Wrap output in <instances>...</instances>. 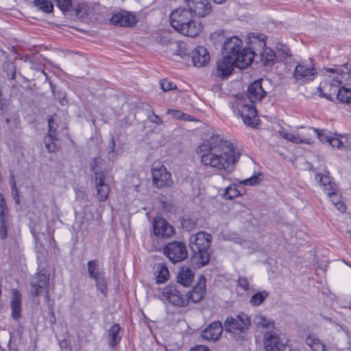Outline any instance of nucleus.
I'll return each instance as SVG.
<instances>
[{
  "label": "nucleus",
  "instance_id": "f257e3e1",
  "mask_svg": "<svg viewBox=\"0 0 351 351\" xmlns=\"http://www.w3.org/2000/svg\"><path fill=\"white\" fill-rule=\"evenodd\" d=\"M199 149L204 152L201 156L202 164L216 170H223L228 175L234 171L239 158L232 144L219 136H211Z\"/></svg>",
  "mask_w": 351,
  "mask_h": 351
},
{
  "label": "nucleus",
  "instance_id": "f03ea898",
  "mask_svg": "<svg viewBox=\"0 0 351 351\" xmlns=\"http://www.w3.org/2000/svg\"><path fill=\"white\" fill-rule=\"evenodd\" d=\"M327 72L332 73L334 75L331 77V86L335 87L334 93H337V99L344 103L351 104V88L347 87L343 80H347L350 73L342 71V69L336 68H328Z\"/></svg>",
  "mask_w": 351,
  "mask_h": 351
},
{
  "label": "nucleus",
  "instance_id": "7ed1b4c3",
  "mask_svg": "<svg viewBox=\"0 0 351 351\" xmlns=\"http://www.w3.org/2000/svg\"><path fill=\"white\" fill-rule=\"evenodd\" d=\"M250 325V318L244 313H240L235 317L228 316L224 322L226 331L230 332L237 340L243 338Z\"/></svg>",
  "mask_w": 351,
  "mask_h": 351
},
{
  "label": "nucleus",
  "instance_id": "20e7f679",
  "mask_svg": "<svg viewBox=\"0 0 351 351\" xmlns=\"http://www.w3.org/2000/svg\"><path fill=\"white\" fill-rule=\"evenodd\" d=\"M223 49L225 56H230L231 58L234 57L237 59L242 60L245 59L244 55H250V64L252 62L256 53L250 49L243 47V41L237 36H232L226 39L223 42Z\"/></svg>",
  "mask_w": 351,
  "mask_h": 351
},
{
  "label": "nucleus",
  "instance_id": "39448f33",
  "mask_svg": "<svg viewBox=\"0 0 351 351\" xmlns=\"http://www.w3.org/2000/svg\"><path fill=\"white\" fill-rule=\"evenodd\" d=\"M250 56L244 55L245 59L243 58L242 60L234 57L231 58L230 56H224L217 63V75L226 77L232 73L234 66L241 69L247 68L250 65Z\"/></svg>",
  "mask_w": 351,
  "mask_h": 351
},
{
  "label": "nucleus",
  "instance_id": "423d86ee",
  "mask_svg": "<svg viewBox=\"0 0 351 351\" xmlns=\"http://www.w3.org/2000/svg\"><path fill=\"white\" fill-rule=\"evenodd\" d=\"M163 253L173 263L184 261L188 255L185 243L178 241L167 243L163 248Z\"/></svg>",
  "mask_w": 351,
  "mask_h": 351
},
{
  "label": "nucleus",
  "instance_id": "0eeeda50",
  "mask_svg": "<svg viewBox=\"0 0 351 351\" xmlns=\"http://www.w3.org/2000/svg\"><path fill=\"white\" fill-rule=\"evenodd\" d=\"M49 274L43 271H38L29 280V293L33 296L39 295L43 291L46 292V298H49Z\"/></svg>",
  "mask_w": 351,
  "mask_h": 351
},
{
  "label": "nucleus",
  "instance_id": "6e6552de",
  "mask_svg": "<svg viewBox=\"0 0 351 351\" xmlns=\"http://www.w3.org/2000/svg\"><path fill=\"white\" fill-rule=\"evenodd\" d=\"M317 75V70L311 62H300L298 64L293 72V77L300 84L312 82Z\"/></svg>",
  "mask_w": 351,
  "mask_h": 351
},
{
  "label": "nucleus",
  "instance_id": "1a4fd4ad",
  "mask_svg": "<svg viewBox=\"0 0 351 351\" xmlns=\"http://www.w3.org/2000/svg\"><path fill=\"white\" fill-rule=\"evenodd\" d=\"M264 345L266 351H292L286 339L271 331L265 334Z\"/></svg>",
  "mask_w": 351,
  "mask_h": 351
},
{
  "label": "nucleus",
  "instance_id": "9d476101",
  "mask_svg": "<svg viewBox=\"0 0 351 351\" xmlns=\"http://www.w3.org/2000/svg\"><path fill=\"white\" fill-rule=\"evenodd\" d=\"M94 178L95 188L97 189V197L99 202H105L110 191L109 184L110 178L104 171H97Z\"/></svg>",
  "mask_w": 351,
  "mask_h": 351
},
{
  "label": "nucleus",
  "instance_id": "9b49d317",
  "mask_svg": "<svg viewBox=\"0 0 351 351\" xmlns=\"http://www.w3.org/2000/svg\"><path fill=\"white\" fill-rule=\"evenodd\" d=\"M237 113L242 118L243 123L250 127L257 125V111L252 104H246L239 101L237 106Z\"/></svg>",
  "mask_w": 351,
  "mask_h": 351
},
{
  "label": "nucleus",
  "instance_id": "f8f14e48",
  "mask_svg": "<svg viewBox=\"0 0 351 351\" xmlns=\"http://www.w3.org/2000/svg\"><path fill=\"white\" fill-rule=\"evenodd\" d=\"M153 183L157 188L169 187L173 182L171 173L164 165L155 166L152 169Z\"/></svg>",
  "mask_w": 351,
  "mask_h": 351
},
{
  "label": "nucleus",
  "instance_id": "ddd939ff",
  "mask_svg": "<svg viewBox=\"0 0 351 351\" xmlns=\"http://www.w3.org/2000/svg\"><path fill=\"white\" fill-rule=\"evenodd\" d=\"M193 17V13L187 8H178L170 14L171 25L178 31Z\"/></svg>",
  "mask_w": 351,
  "mask_h": 351
},
{
  "label": "nucleus",
  "instance_id": "4468645a",
  "mask_svg": "<svg viewBox=\"0 0 351 351\" xmlns=\"http://www.w3.org/2000/svg\"><path fill=\"white\" fill-rule=\"evenodd\" d=\"M154 235L158 239H168L175 233L173 227L162 217H156L153 221Z\"/></svg>",
  "mask_w": 351,
  "mask_h": 351
},
{
  "label": "nucleus",
  "instance_id": "2eb2a0df",
  "mask_svg": "<svg viewBox=\"0 0 351 351\" xmlns=\"http://www.w3.org/2000/svg\"><path fill=\"white\" fill-rule=\"evenodd\" d=\"M163 296L172 304L178 306H183L187 304L186 297L182 293L175 285H171L163 289Z\"/></svg>",
  "mask_w": 351,
  "mask_h": 351
},
{
  "label": "nucleus",
  "instance_id": "dca6fc26",
  "mask_svg": "<svg viewBox=\"0 0 351 351\" xmlns=\"http://www.w3.org/2000/svg\"><path fill=\"white\" fill-rule=\"evenodd\" d=\"M211 241V234L204 232H199L190 237L189 246L191 250L199 251V249L207 250L210 246Z\"/></svg>",
  "mask_w": 351,
  "mask_h": 351
},
{
  "label": "nucleus",
  "instance_id": "f3484780",
  "mask_svg": "<svg viewBox=\"0 0 351 351\" xmlns=\"http://www.w3.org/2000/svg\"><path fill=\"white\" fill-rule=\"evenodd\" d=\"M188 9L195 15L204 17L211 11V5L208 0H184Z\"/></svg>",
  "mask_w": 351,
  "mask_h": 351
},
{
  "label": "nucleus",
  "instance_id": "a211bd4d",
  "mask_svg": "<svg viewBox=\"0 0 351 351\" xmlns=\"http://www.w3.org/2000/svg\"><path fill=\"white\" fill-rule=\"evenodd\" d=\"M262 82L263 80L260 79L249 85L247 95L251 103L260 101L265 97L266 91L263 88Z\"/></svg>",
  "mask_w": 351,
  "mask_h": 351
},
{
  "label": "nucleus",
  "instance_id": "6ab92c4d",
  "mask_svg": "<svg viewBox=\"0 0 351 351\" xmlns=\"http://www.w3.org/2000/svg\"><path fill=\"white\" fill-rule=\"evenodd\" d=\"M55 120L51 117L48 120L49 132L45 138V144L49 152H56L58 150V140L56 135Z\"/></svg>",
  "mask_w": 351,
  "mask_h": 351
},
{
  "label": "nucleus",
  "instance_id": "aec40b11",
  "mask_svg": "<svg viewBox=\"0 0 351 351\" xmlns=\"http://www.w3.org/2000/svg\"><path fill=\"white\" fill-rule=\"evenodd\" d=\"M191 59L194 66L202 67L205 66L210 60V55L207 49L202 46H198L191 53Z\"/></svg>",
  "mask_w": 351,
  "mask_h": 351
},
{
  "label": "nucleus",
  "instance_id": "412c9836",
  "mask_svg": "<svg viewBox=\"0 0 351 351\" xmlns=\"http://www.w3.org/2000/svg\"><path fill=\"white\" fill-rule=\"evenodd\" d=\"M110 21L112 24L122 27H131L136 23L135 16L125 11L114 14Z\"/></svg>",
  "mask_w": 351,
  "mask_h": 351
},
{
  "label": "nucleus",
  "instance_id": "4be33fe9",
  "mask_svg": "<svg viewBox=\"0 0 351 351\" xmlns=\"http://www.w3.org/2000/svg\"><path fill=\"white\" fill-rule=\"evenodd\" d=\"M202 29V24L195 21L193 17L191 21L186 23L177 32L186 36L195 37L199 35Z\"/></svg>",
  "mask_w": 351,
  "mask_h": 351
},
{
  "label": "nucleus",
  "instance_id": "5701e85b",
  "mask_svg": "<svg viewBox=\"0 0 351 351\" xmlns=\"http://www.w3.org/2000/svg\"><path fill=\"white\" fill-rule=\"evenodd\" d=\"M223 326L220 322L211 323L202 332V337L207 340L215 341L221 335Z\"/></svg>",
  "mask_w": 351,
  "mask_h": 351
},
{
  "label": "nucleus",
  "instance_id": "b1692460",
  "mask_svg": "<svg viewBox=\"0 0 351 351\" xmlns=\"http://www.w3.org/2000/svg\"><path fill=\"white\" fill-rule=\"evenodd\" d=\"M10 306L12 317L18 319L21 316V295L16 289L12 290Z\"/></svg>",
  "mask_w": 351,
  "mask_h": 351
},
{
  "label": "nucleus",
  "instance_id": "393cba45",
  "mask_svg": "<svg viewBox=\"0 0 351 351\" xmlns=\"http://www.w3.org/2000/svg\"><path fill=\"white\" fill-rule=\"evenodd\" d=\"M194 274L189 267H182L177 275V282L185 287L191 286Z\"/></svg>",
  "mask_w": 351,
  "mask_h": 351
},
{
  "label": "nucleus",
  "instance_id": "a878e982",
  "mask_svg": "<svg viewBox=\"0 0 351 351\" xmlns=\"http://www.w3.org/2000/svg\"><path fill=\"white\" fill-rule=\"evenodd\" d=\"M200 250H192L193 253V259L196 265L200 267L208 263L210 258V249L207 250L199 249Z\"/></svg>",
  "mask_w": 351,
  "mask_h": 351
},
{
  "label": "nucleus",
  "instance_id": "bb28decb",
  "mask_svg": "<svg viewBox=\"0 0 351 351\" xmlns=\"http://www.w3.org/2000/svg\"><path fill=\"white\" fill-rule=\"evenodd\" d=\"M168 52L170 55L178 56L181 58H184L189 54L186 44L184 42L176 40L171 43Z\"/></svg>",
  "mask_w": 351,
  "mask_h": 351
},
{
  "label": "nucleus",
  "instance_id": "cd10ccee",
  "mask_svg": "<svg viewBox=\"0 0 351 351\" xmlns=\"http://www.w3.org/2000/svg\"><path fill=\"white\" fill-rule=\"evenodd\" d=\"M279 134L282 138L287 139V141L294 143H306V144H311L312 140L311 138H305L304 135L302 134H293L286 132L285 130H279Z\"/></svg>",
  "mask_w": 351,
  "mask_h": 351
},
{
  "label": "nucleus",
  "instance_id": "c85d7f7f",
  "mask_svg": "<svg viewBox=\"0 0 351 351\" xmlns=\"http://www.w3.org/2000/svg\"><path fill=\"white\" fill-rule=\"evenodd\" d=\"M316 180L322 184L326 193L337 188L335 184L332 181V178L329 176L328 171H324V173H317Z\"/></svg>",
  "mask_w": 351,
  "mask_h": 351
},
{
  "label": "nucleus",
  "instance_id": "c756f323",
  "mask_svg": "<svg viewBox=\"0 0 351 351\" xmlns=\"http://www.w3.org/2000/svg\"><path fill=\"white\" fill-rule=\"evenodd\" d=\"M260 58L264 66H270L274 62L276 54L271 49L264 48L261 51H260Z\"/></svg>",
  "mask_w": 351,
  "mask_h": 351
},
{
  "label": "nucleus",
  "instance_id": "7c9ffc66",
  "mask_svg": "<svg viewBox=\"0 0 351 351\" xmlns=\"http://www.w3.org/2000/svg\"><path fill=\"white\" fill-rule=\"evenodd\" d=\"M155 276L157 283H163L169 278V272L167 266L162 263H158L156 267Z\"/></svg>",
  "mask_w": 351,
  "mask_h": 351
},
{
  "label": "nucleus",
  "instance_id": "2f4dec72",
  "mask_svg": "<svg viewBox=\"0 0 351 351\" xmlns=\"http://www.w3.org/2000/svg\"><path fill=\"white\" fill-rule=\"evenodd\" d=\"M253 323L258 328L270 329L274 326V324L272 320L267 319L266 317L261 314H258L254 316L253 319Z\"/></svg>",
  "mask_w": 351,
  "mask_h": 351
},
{
  "label": "nucleus",
  "instance_id": "473e14b6",
  "mask_svg": "<svg viewBox=\"0 0 351 351\" xmlns=\"http://www.w3.org/2000/svg\"><path fill=\"white\" fill-rule=\"evenodd\" d=\"M121 328L118 324L113 325L108 331L109 344L113 347L116 346L121 340V336L120 335Z\"/></svg>",
  "mask_w": 351,
  "mask_h": 351
},
{
  "label": "nucleus",
  "instance_id": "72a5a7b5",
  "mask_svg": "<svg viewBox=\"0 0 351 351\" xmlns=\"http://www.w3.org/2000/svg\"><path fill=\"white\" fill-rule=\"evenodd\" d=\"M334 136H332L329 142L331 147L343 149H351L350 144L348 143V138L341 137L339 138Z\"/></svg>",
  "mask_w": 351,
  "mask_h": 351
},
{
  "label": "nucleus",
  "instance_id": "f704fd0d",
  "mask_svg": "<svg viewBox=\"0 0 351 351\" xmlns=\"http://www.w3.org/2000/svg\"><path fill=\"white\" fill-rule=\"evenodd\" d=\"M0 223H9L8 208L5 199L0 193Z\"/></svg>",
  "mask_w": 351,
  "mask_h": 351
},
{
  "label": "nucleus",
  "instance_id": "c9c22d12",
  "mask_svg": "<svg viewBox=\"0 0 351 351\" xmlns=\"http://www.w3.org/2000/svg\"><path fill=\"white\" fill-rule=\"evenodd\" d=\"M306 343L313 351H324V345L315 337L308 336L306 339Z\"/></svg>",
  "mask_w": 351,
  "mask_h": 351
},
{
  "label": "nucleus",
  "instance_id": "e433bc0d",
  "mask_svg": "<svg viewBox=\"0 0 351 351\" xmlns=\"http://www.w3.org/2000/svg\"><path fill=\"white\" fill-rule=\"evenodd\" d=\"M241 195V192L237 189L235 184H231L223 191L222 197L226 199H232Z\"/></svg>",
  "mask_w": 351,
  "mask_h": 351
},
{
  "label": "nucleus",
  "instance_id": "4c0bfd02",
  "mask_svg": "<svg viewBox=\"0 0 351 351\" xmlns=\"http://www.w3.org/2000/svg\"><path fill=\"white\" fill-rule=\"evenodd\" d=\"M269 293L267 291H263L258 292L254 295L250 300V303L253 306H257L261 304L265 299L268 296Z\"/></svg>",
  "mask_w": 351,
  "mask_h": 351
},
{
  "label": "nucleus",
  "instance_id": "58836bf2",
  "mask_svg": "<svg viewBox=\"0 0 351 351\" xmlns=\"http://www.w3.org/2000/svg\"><path fill=\"white\" fill-rule=\"evenodd\" d=\"M312 130L314 133L316 134L319 140L323 143H328L332 136V133L325 130H318L316 128H309V130Z\"/></svg>",
  "mask_w": 351,
  "mask_h": 351
},
{
  "label": "nucleus",
  "instance_id": "ea45409f",
  "mask_svg": "<svg viewBox=\"0 0 351 351\" xmlns=\"http://www.w3.org/2000/svg\"><path fill=\"white\" fill-rule=\"evenodd\" d=\"M34 5L43 12L49 13L53 10V4L47 0H35Z\"/></svg>",
  "mask_w": 351,
  "mask_h": 351
},
{
  "label": "nucleus",
  "instance_id": "a19ab883",
  "mask_svg": "<svg viewBox=\"0 0 351 351\" xmlns=\"http://www.w3.org/2000/svg\"><path fill=\"white\" fill-rule=\"evenodd\" d=\"M88 265V272L89 274V276L94 279L101 274L97 272L98 270V264L97 263V261H90L87 263Z\"/></svg>",
  "mask_w": 351,
  "mask_h": 351
},
{
  "label": "nucleus",
  "instance_id": "79ce46f5",
  "mask_svg": "<svg viewBox=\"0 0 351 351\" xmlns=\"http://www.w3.org/2000/svg\"><path fill=\"white\" fill-rule=\"evenodd\" d=\"M197 226L195 219L185 217L182 221V227L186 231H191Z\"/></svg>",
  "mask_w": 351,
  "mask_h": 351
},
{
  "label": "nucleus",
  "instance_id": "37998d69",
  "mask_svg": "<svg viewBox=\"0 0 351 351\" xmlns=\"http://www.w3.org/2000/svg\"><path fill=\"white\" fill-rule=\"evenodd\" d=\"M97 289L104 294L107 291V283L104 276L102 274L99 275L94 278Z\"/></svg>",
  "mask_w": 351,
  "mask_h": 351
},
{
  "label": "nucleus",
  "instance_id": "c03bdc74",
  "mask_svg": "<svg viewBox=\"0 0 351 351\" xmlns=\"http://www.w3.org/2000/svg\"><path fill=\"white\" fill-rule=\"evenodd\" d=\"M261 180L262 175L259 173L258 175L253 176L250 178L240 181V183L243 185L254 186L259 184Z\"/></svg>",
  "mask_w": 351,
  "mask_h": 351
},
{
  "label": "nucleus",
  "instance_id": "a18cd8bd",
  "mask_svg": "<svg viewBox=\"0 0 351 351\" xmlns=\"http://www.w3.org/2000/svg\"><path fill=\"white\" fill-rule=\"evenodd\" d=\"M4 70L7 73V76L13 80L16 75V67L13 62H8L3 64Z\"/></svg>",
  "mask_w": 351,
  "mask_h": 351
},
{
  "label": "nucleus",
  "instance_id": "49530a36",
  "mask_svg": "<svg viewBox=\"0 0 351 351\" xmlns=\"http://www.w3.org/2000/svg\"><path fill=\"white\" fill-rule=\"evenodd\" d=\"M205 287H206V278L203 276H201L198 285H196L195 287H194L192 292L195 293H196L197 294L204 295Z\"/></svg>",
  "mask_w": 351,
  "mask_h": 351
},
{
  "label": "nucleus",
  "instance_id": "de8ad7c7",
  "mask_svg": "<svg viewBox=\"0 0 351 351\" xmlns=\"http://www.w3.org/2000/svg\"><path fill=\"white\" fill-rule=\"evenodd\" d=\"M327 195L334 205L342 201L341 196L337 193V188L328 192Z\"/></svg>",
  "mask_w": 351,
  "mask_h": 351
},
{
  "label": "nucleus",
  "instance_id": "09e8293b",
  "mask_svg": "<svg viewBox=\"0 0 351 351\" xmlns=\"http://www.w3.org/2000/svg\"><path fill=\"white\" fill-rule=\"evenodd\" d=\"M147 119L151 123H155L156 125H162L163 121L162 119L156 114L153 110H149L147 114Z\"/></svg>",
  "mask_w": 351,
  "mask_h": 351
},
{
  "label": "nucleus",
  "instance_id": "8fccbe9b",
  "mask_svg": "<svg viewBox=\"0 0 351 351\" xmlns=\"http://www.w3.org/2000/svg\"><path fill=\"white\" fill-rule=\"evenodd\" d=\"M174 41V40L171 38V36L169 34H165L160 37L159 42L162 45L167 47L168 51L169 50L171 43H173Z\"/></svg>",
  "mask_w": 351,
  "mask_h": 351
},
{
  "label": "nucleus",
  "instance_id": "3c124183",
  "mask_svg": "<svg viewBox=\"0 0 351 351\" xmlns=\"http://www.w3.org/2000/svg\"><path fill=\"white\" fill-rule=\"evenodd\" d=\"M58 7L63 12L69 10L71 6V0H56Z\"/></svg>",
  "mask_w": 351,
  "mask_h": 351
},
{
  "label": "nucleus",
  "instance_id": "603ef678",
  "mask_svg": "<svg viewBox=\"0 0 351 351\" xmlns=\"http://www.w3.org/2000/svg\"><path fill=\"white\" fill-rule=\"evenodd\" d=\"M53 94L56 99H58L62 105L66 104V94L64 92L53 90Z\"/></svg>",
  "mask_w": 351,
  "mask_h": 351
},
{
  "label": "nucleus",
  "instance_id": "864d4df0",
  "mask_svg": "<svg viewBox=\"0 0 351 351\" xmlns=\"http://www.w3.org/2000/svg\"><path fill=\"white\" fill-rule=\"evenodd\" d=\"M160 86L163 91H169L170 90L176 88V86H173L172 82H169L167 80H162L160 81Z\"/></svg>",
  "mask_w": 351,
  "mask_h": 351
},
{
  "label": "nucleus",
  "instance_id": "5fc2aeb1",
  "mask_svg": "<svg viewBox=\"0 0 351 351\" xmlns=\"http://www.w3.org/2000/svg\"><path fill=\"white\" fill-rule=\"evenodd\" d=\"M101 162V158H94L92 159L90 162V169L94 172V177L95 176V173L97 171H102L101 169L98 168V165Z\"/></svg>",
  "mask_w": 351,
  "mask_h": 351
},
{
  "label": "nucleus",
  "instance_id": "6e6d98bb",
  "mask_svg": "<svg viewBox=\"0 0 351 351\" xmlns=\"http://www.w3.org/2000/svg\"><path fill=\"white\" fill-rule=\"evenodd\" d=\"M167 114H171L173 118L176 119H182L184 116V113L178 110L168 109L167 110Z\"/></svg>",
  "mask_w": 351,
  "mask_h": 351
},
{
  "label": "nucleus",
  "instance_id": "4d7b16f0",
  "mask_svg": "<svg viewBox=\"0 0 351 351\" xmlns=\"http://www.w3.org/2000/svg\"><path fill=\"white\" fill-rule=\"evenodd\" d=\"M237 285L245 291L249 289V283L247 278L245 277H239L237 281Z\"/></svg>",
  "mask_w": 351,
  "mask_h": 351
},
{
  "label": "nucleus",
  "instance_id": "13d9d810",
  "mask_svg": "<svg viewBox=\"0 0 351 351\" xmlns=\"http://www.w3.org/2000/svg\"><path fill=\"white\" fill-rule=\"evenodd\" d=\"M9 223H0V237L4 239L7 237V226Z\"/></svg>",
  "mask_w": 351,
  "mask_h": 351
},
{
  "label": "nucleus",
  "instance_id": "bf43d9fd",
  "mask_svg": "<svg viewBox=\"0 0 351 351\" xmlns=\"http://www.w3.org/2000/svg\"><path fill=\"white\" fill-rule=\"evenodd\" d=\"M210 38H211V39L216 40V41H217V40L221 41L222 39L223 38V32H222V31L214 32L213 34H211Z\"/></svg>",
  "mask_w": 351,
  "mask_h": 351
},
{
  "label": "nucleus",
  "instance_id": "052dcab7",
  "mask_svg": "<svg viewBox=\"0 0 351 351\" xmlns=\"http://www.w3.org/2000/svg\"><path fill=\"white\" fill-rule=\"evenodd\" d=\"M186 297H188L186 295ZM204 297V295L202 294H197L193 292L189 293V298L193 302H198L199 300H202V298Z\"/></svg>",
  "mask_w": 351,
  "mask_h": 351
},
{
  "label": "nucleus",
  "instance_id": "680f3d73",
  "mask_svg": "<svg viewBox=\"0 0 351 351\" xmlns=\"http://www.w3.org/2000/svg\"><path fill=\"white\" fill-rule=\"evenodd\" d=\"M115 148L114 136L112 134H110V142L109 144V154L113 153Z\"/></svg>",
  "mask_w": 351,
  "mask_h": 351
},
{
  "label": "nucleus",
  "instance_id": "e2e57ef3",
  "mask_svg": "<svg viewBox=\"0 0 351 351\" xmlns=\"http://www.w3.org/2000/svg\"><path fill=\"white\" fill-rule=\"evenodd\" d=\"M334 206L341 213H344L346 211V206L344 204V203L342 201Z\"/></svg>",
  "mask_w": 351,
  "mask_h": 351
},
{
  "label": "nucleus",
  "instance_id": "0e129e2a",
  "mask_svg": "<svg viewBox=\"0 0 351 351\" xmlns=\"http://www.w3.org/2000/svg\"><path fill=\"white\" fill-rule=\"evenodd\" d=\"M11 186H12V193L13 197H14L15 196L19 197V196L18 189L16 188L15 181H13V182H11Z\"/></svg>",
  "mask_w": 351,
  "mask_h": 351
},
{
  "label": "nucleus",
  "instance_id": "69168bd1",
  "mask_svg": "<svg viewBox=\"0 0 351 351\" xmlns=\"http://www.w3.org/2000/svg\"><path fill=\"white\" fill-rule=\"evenodd\" d=\"M279 50H281L282 53H284L287 56H291L290 50L286 47L282 45H280V48H278Z\"/></svg>",
  "mask_w": 351,
  "mask_h": 351
},
{
  "label": "nucleus",
  "instance_id": "338daca9",
  "mask_svg": "<svg viewBox=\"0 0 351 351\" xmlns=\"http://www.w3.org/2000/svg\"><path fill=\"white\" fill-rule=\"evenodd\" d=\"M191 351H210V350L204 346H197L195 348L191 349Z\"/></svg>",
  "mask_w": 351,
  "mask_h": 351
},
{
  "label": "nucleus",
  "instance_id": "774afa93",
  "mask_svg": "<svg viewBox=\"0 0 351 351\" xmlns=\"http://www.w3.org/2000/svg\"><path fill=\"white\" fill-rule=\"evenodd\" d=\"M258 43H259V46L261 47V48H263L266 46V43L265 41L263 40V38H261L258 40Z\"/></svg>",
  "mask_w": 351,
  "mask_h": 351
}]
</instances>
